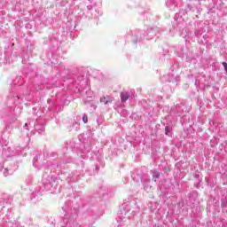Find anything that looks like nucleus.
<instances>
[{"instance_id": "f257e3e1", "label": "nucleus", "mask_w": 227, "mask_h": 227, "mask_svg": "<svg viewBox=\"0 0 227 227\" xmlns=\"http://www.w3.org/2000/svg\"><path fill=\"white\" fill-rule=\"evenodd\" d=\"M130 98V94L127 91L121 92V102H127Z\"/></svg>"}, {"instance_id": "20e7f679", "label": "nucleus", "mask_w": 227, "mask_h": 227, "mask_svg": "<svg viewBox=\"0 0 227 227\" xmlns=\"http://www.w3.org/2000/svg\"><path fill=\"white\" fill-rule=\"evenodd\" d=\"M165 134H166V136H169V128H168V126H167L165 128Z\"/></svg>"}, {"instance_id": "7ed1b4c3", "label": "nucleus", "mask_w": 227, "mask_h": 227, "mask_svg": "<svg viewBox=\"0 0 227 227\" xmlns=\"http://www.w3.org/2000/svg\"><path fill=\"white\" fill-rule=\"evenodd\" d=\"M82 121H83V123H88V115L84 114L82 116Z\"/></svg>"}, {"instance_id": "f03ea898", "label": "nucleus", "mask_w": 227, "mask_h": 227, "mask_svg": "<svg viewBox=\"0 0 227 227\" xmlns=\"http://www.w3.org/2000/svg\"><path fill=\"white\" fill-rule=\"evenodd\" d=\"M100 102L101 104H111V102H113V99H109V96H103L101 98H100Z\"/></svg>"}]
</instances>
